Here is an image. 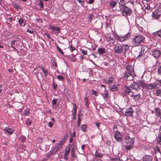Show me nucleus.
Returning a JSON list of instances; mask_svg holds the SVG:
<instances>
[{"mask_svg":"<svg viewBox=\"0 0 161 161\" xmlns=\"http://www.w3.org/2000/svg\"><path fill=\"white\" fill-rule=\"evenodd\" d=\"M77 1H78L81 5H83V1H81V0H77Z\"/></svg>","mask_w":161,"mask_h":161,"instance_id":"obj_62","label":"nucleus"},{"mask_svg":"<svg viewBox=\"0 0 161 161\" xmlns=\"http://www.w3.org/2000/svg\"><path fill=\"white\" fill-rule=\"evenodd\" d=\"M73 108L72 110V112L73 115V117H76V104L75 103H74L73 104Z\"/></svg>","mask_w":161,"mask_h":161,"instance_id":"obj_20","label":"nucleus"},{"mask_svg":"<svg viewBox=\"0 0 161 161\" xmlns=\"http://www.w3.org/2000/svg\"><path fill=\"white\" fill-rule=\"evenodd\" d=\"M159 108H156L155 109V114L157 116H158L161 113L160 112Z\"/></svg>","mask_w":161,"mask_h":161,"instance_id":"obj_37","label":"nucleus"},{"mask_svg":"<svg viewBox=\"0 0 161 161\" xmlns=\"http://www.w3.org/2000/svg\"><path fill=\"white\" fill-rule=\"evenodd\" d=\"M48 126L50 127L53 126V123L52 122H49L48 123Z\"/></svg>","mask_w":161,"mask_h":161,"instance_id":"obj_60","label":"nucleus"},{"mask_svg":"<svg viewBox=\"0 0 161 161\" xmlns=\"http://www.w3.org/2000/svg\"><path fill=\"white\" fill-rule=\"evenodd\" d=\"M157 142L160 145H161V136L160 135H158L157 138Z\"/></svg>","mask_w":161,"mask_h":161,"instance_id":"obj_39","label":"nucleus"},{"mask_svg":"<svg viewBox=\"0 0 161 161\" xmlns=\"http://www.w3.org/2000/svg\"><path fill=\"white\" fill-rule=\"evenodd\" d=\"M126 71L127 72H130V73L131 74V75H135L134 70L133 66L130 65H127L126 66Z\"/></svg>","mask_w":161,"mask_h":161,"instance_id":"obj_12","label":"nucleus"},{"mask_svg":"<svg viewBox=\"0 0 161 161\" xmlns=\"http://www.w3.org/2000/svg\"><path fill=\"white\" fill-rule=\"evenodd\" d=\"M13 4L14 7L15 8L16 10H18L19 9V6L17 3H13Z\"/></svg>","mask_w":161,"mask_h":161,"instance_id":"obj_41","label":"nucleus"},{"mask_svg":"<svg viewBox=\"0 0 161 161\" xmlns=\"http://www.w3.org/2000/svg\"><path fill=\"white\" fill-rule=\"evenodd\" d=\"M113 78L112 77H110L109 78L108 82L107 81V82H108V84H110L113 82Z\"/></svg>","mask_w":161,"mask_h":161,"instance_id":"obj_40","label":"nucleus"},{"mask_svg":"<svg viewBox=\"0 0 161 161\" xmlns=\"http://www.w3.org/2000/svg\"><path fill=\"white\" fill-rule=\"evenodd\" d=\"M57 77L58 79L59 80L64 81V80L63 77L61 75H58Z\"/></svg>","mask_w":161,"mask_h":161,"instance_id":"obj_44","label":"nucleus"},{"mask_svg":"<svg viewBox=\"0 0 161 161\" xmlns=\"http://www.w3.org/2000/svg\"><path fill=\"white\" fill-rule=\"evenodd\" d=\"M129 48V46L126 45H124L121 46L122 53H125Z\"/></svg>","mask_w":161,"mask_h":161,"instance_id":"obj_17","label":"nucleus"},{"mask_svg":"<svg viewBox=\"0 0 161 161\" xmlns=\"http://www.w3.org/2000/svg\"><path fill=\"white\" fill-rule=\"evenodd\" d=\"M109 89L110 90L115 91L117 90V87L116 85H114L111 86Z\"/></svg>","mask_w":161,"mask_h":161,"instance_id":"obj_32","label":"nucleus"},{"mask_svg":"<svg viewBox=\"0 0 161 161\" xmlns=\"http://www.w3.org/2000/svg\"><path fill=\"white\" fill-rule=\"evenodd\" d=\"M66 141V140L64 139L63 140H61L60 141L59 143H58V146H59L61 147L62 146V145H64V142Z\"/></svg>","mask_w":161,"mask_h":161,"instance_id":"obj_35","label":"nucleus"},{"mask_svg":"<svg viewBox=\"0 0 161 161\" xmlns=\"http://www.w3.org/2000/svg\"><path fill=\"white\" fill-rule=\"evenodd\" d=\"M88 3H93L94 0H88Z\"/></svg>","mask_w":161,"mask_h":161,"instance_id":"obj_63","label":"nucleus"},{"mask_svg":"<svg viewBox=\"0 0 161 161\" xmlns=\"http://www.w3.org/2000/svg\"><path fill=\"white\" fill-rule=\"evenodd\" d=\"M119 7L120 9L124 8L125 6L124 5L125 4V2L124 0H120L119 3Z\"/></svg>","mask_w":161,"mask_h":161,"instance_id":"obj_26","label":"nucleus"},{"mask_svg":"<svg viewBox=\"0 0 161 161\" xmlns=\"http://www.w3.org/2000/svg\"><path fill=\"white\" fill-rule=\"evenodd\" d=\"M57 48L59 52L60 53H61L62 55H63L64 54V53L62 52V50L61 49V48L58 47V46H57Z\"/></svg>","mask_w":161,"mask_h":161,"instance_id":"obj_45","label":"nucleus"},{"mask_svg":"<svg viewBox=\"0 0 161 161\" xmlns=\"http://www.w3.org/2000/svg\"><path fill=\"white\" fill-rule=\"evenodd\" d=\"M156 95L157 96L161 97V88L156 91Z\"/></svg>","mask_w":161,"mask_h":161,"instance_id":"obj_31","label":"nucleus"},{"mask_svg":"<svg viewBox=\"0 0 161 161\" xmlns=\"http://www.w3.org/2000/svg\"><path fill=\"white\" fill-rule=\"evenodd\" d=\"M69 48L70 49L71 52H73V51L75 50V47H73L72 45H71L69 47Z\"/></svg>","mask_w":161,"mask_h":161,"instance_id":"obj_43","label":"nucleus"},{"mask_svg":"<svg viewBox=\"0 0 161 161\" xmlns=\"http://www.w3.org/2000/svg\"><path fill=\"white\" fill-rule=\"evenodd\" d=\"M155 153H156V154H157L156 155V158H158L157 155H158V158H160L161 157V153L160 152V150L159 148L157 147L156 148V151H155Z\"/></svg>","mask_w":161,"mask_h":161,"instance_id":"obj_29","label":"nucleus"},{"mask_svg":"<svg viewBox=\"0 0 161 161\" xmlns=\"http://www.w3.org/2000/svg\"><path fill=\"white\" fill-rule=\"evenodd\" d=\"M103 154L100 153L99 151L96 150L95 153V156L97 159H99L103 157Z\"/></svg>","mask_w":161,"mask_h":161,"instance_id":"obj_21","label":"nucleus"},{"mask_svg":"<svg viewBox=\"0 0 161 161\" xmlns=\"http://www.w3.org/2000/svg\"><path fill=\"white\" fill-rule=\"evenodd\" d=\"M85 105L87 107H88V98L87 97H85Z\"/></svg>","mask_w":161,"mask_h":161,"instance_id":"obj_46","label":"nucleus"},{"mask_svg":"<svg viewBox=\"0 0 161 161\" xmlns=\"http://www.w3.org/2000/svg\"><path fill=\"white\" fill-rule=\"evenodd\" d=\"M141 81L139 80L137 82V84L136 82H133L130 84V86L129 87V89L130 90L134 89L136 91H137L139 90V86H140L139 85L138 82Z\"/></svg>","mask_w":161,"mask_h":161,"instance_id":"obj_6","label":"nucleus"},{"mask_svg":"<svg viewBox=\"0 0 161 161\" xmlns=\"http://www.w3.org/2000/svg\"><path fill=\"white\" fill-rule=\"evenodd\" d=\"M156 83L157 84V85H158L161 86V80H157L156 81Z\"/></svg>","mask_w":161,"mask_h":161,"instance_id":"obj_50","label":"nucleus"},{"mask_svg":"<svg viewBox=\"0 0 161 161\" xmlns=\"http://www.w3.org/2000/svg\"><path fill=\"white\" fill-rule=\"evenodd\" d=\"M57 101H58V99H53L52 101V104L53 105H55Z\"/></svg>","mask_w":161,"mask_h":161,"instance_id":"obj_55","label":"nucleus"},{"mask_svg":"<svg viewBox=\"0 0 161 161\" xmlns=\"http://www.w3.org/2000/svg\"><path fill=\"white\" fill-rule=\"evenodd\" d=\"M67 146L69 147L71 151H76V149L77 145L75 142H74L72 144L69 143Z\"/></svg>","mask_w":161,"mask_h":161,"instance_id":"obj_11","label":"nucleus"},{"mask_svg":"<svg viewBox=\"0 0 161 161\" xmlns=\"http://www.w3.org/2000/svg\"><path fill=\"white\" fill-rule=\"evenodd\" d=\"M143 47H142L141 49V54H139L138 56V57H141V56H142V55L143 54H144V50H143Z\"/></svg>","mask_w":161,"mask_h":161,"instance_id":"obj_52","label":"nucleus"},{"mask_svg":"<svg viewBox=\"0 0 161 161\" xmlns=\"http://www.w3.org/2000/svg\"><path fill=\"white\" fill-rule=\"evenodd\" d=\"M134 75H131L130 72L126 71L124 73V77L129 80H131L133 79Z\"/></svg>","mask_w":161,"mask_h":161,"instance_id":"obj_9","label":"nucleus"},{"mask_svg":"<svg viewBox=\"0 0 161 161\" xmlns=\"http://www.w3.org/2000/svg\"><path fill=\"white\" fill-rule=\"evenodd\" d=\"M27 31L30 34H33L34 32V31H31L29 30V29H27Z\"/></svg>","mask_w":161,"mask_h":161,"instance_id":"obj_58","label":"nucleus"},{"mask_svg":"<svg viewBox=\"0 0 161 161\" xmlns=\"http://www.w3.org/2000/svg\"><path fill=\"white\" fill-rule=\"evenodd\" d=\"M122 135L119 131H117L115 132L114 137L116 140L118 142H121L122 140Z\"/></svg>","mask_w":161,"mask_h":161,"instance_id":"obj_10","label":"nucleus"},{"mask_svg":"<svg viewBox=\"0 0 161 161\" xmlns=\"http://www.w3.org/2000/svg\"><path fill=\"white\" fill-rule=\"evenodd\" d=\"M145 37L143 36H135L133 39V42L136 46H138L143 42L145 40Z\"/></svg>","mask_w":161,"mask_h":161,"instance_id":"obj_3","label":"nucleus"},{"mask_svg":"<svg viewBox=\"0 0 161 161\" xmlns=\"http://www.w3.org/2000/svg\"><path fill=\"white\" fill-rule=\"evenodd\" d=\"M123 92H122V94L123 96H126L128 93H131V91L127 87H126L125 89L123 90Z\"/></svg>","mask_w":161,"mask_h":161,"instance_id":"obj_14","label":"nucleus"},{"mask_svg":"<svg viewBox=\"0 0 161 161\" xmlns=\"http://www.w3.org/2000/svg\"><path fill=\"white\" fill-rule=\"evenodd\" d=\"M130 36V33H128L125 35H120V36L116 35L115 37L116 39L119 41L122 42L128 40Z\"/></svg>","mask_w":161,"mask_h":161,"instance_id":"obj_4","label":"nucleus"},{"mask_svg":"<svg viewBox=\"0 0 161 161\" xmlns=\"http://www.w3.org/2000/svg\"><path fill=\"white\" fill-rule=\"evenodd\" d=\"M134 142L133 138H130L129 136H126L125 139V143L126 145L124 146V148L127 150L131 149L132 147Z\"/></svg>","mask_w":161,"mask_h":161,"instance_id":"obj_2","label":"nucleus"},{"mask_svg":"<svg viewBox=\"0 0 161 161\" xmlns=\"http://www.w3.org/2000/svg\"><path fill=\"white\" fill-rule=\"evenodd\" d=\"M93 17V15L92 14H90L89 15L88 17V19L89 21H92Z\"/></svg>","mask_w":161,"mask_h":161,"instance_id":"obj_54","label":"nucleus"},{"mask_svg":"<svg viewBox=\"0 0 161 161\" xmlns=\"http://www.w3.org/2000/svg\"><path fill=\"white\" fill-rule=\"evenodd\" d=\"M96 126L98 127V128H99V126L100 125V123H96Z\"/></svg>","mask_w":161,"mask_h":161,"instance_id":"obj_64","label":"nucleus"},{"mask_svg":"<svg viewBox=\"0 0 161 161\" xmlns=\"http://www.w3.org/2000/svg\"><path fill=\"white\" fill-rule=\"evenodd\" d=\"M133 113V111L131 108L128 109L126 110L125 112L126 115L127 116H131Z\"/></svg>","mask_w":161,"mask_h":161,"instance_id":"obj_22","label":"nucleus"},{"mask_svg":"<svg viewBox=\"0 0 161 161\" xmlns=\"http://www.w3.org/2000/svg\"><path fill=\"white\" fill-rule=\"evenodd\" d=\"M70 150L69 148V147L67 146L64 153V158L65 159H67V158H66V156L69 153Z\"/></svg>","mask_w":161,"mask_h":161,"instance_id":"obj_25","label":"nucleus"},{"mask_svg":"<svg viewBox=\"0 0 161 161\" xmlns=\"http://www.w3.org/2000/svg\"><path fill=\"white\" fill-rule=\"evenodd\" d=\"M81 52H82V53H83L84 54V55H86V54H87V51L86 50H82Z\"/></svg>","mask_w":161,"mask_h":161,"instance_id":"obj_59","label":"nucleus"},{"mask_svg":"<svg viewBox=\"0 0 161 161\" xmlns=\"http://www.w3.org/2000/svg\"><path fill=\"white\" fill-rule=\"evenodd\" d=\"M61 147L58 146V144L55 147V148L53 149V151L55 153L58 151L59 149L61 148Z\"/></svg>","mask_w":161,"mask_h":161,"instance_id":"obj_34","label":"nucleus"},{"mask_svg":"<svg viewBox=\"0 0 161 161\" xmlns=\"http://www.w3.org/2000/svg\"><path fill=\"white\" fill-rule=\"evenodd\" d=\"M31 124V121L29 119H27L26 121V124L27 125H30Z\"/></svg>","mask_w":161,"mask_h":161,"instance_id":"obj_47","label":"nucleus"},{"mask_svg":"<svg viewBox=\"0 0 161 161\" xmlns=\"http://www.w3.org/2000/svg\"><path fill=\"white\" fill-rule=\"evenodd\" d=\"M41 68L42 69V72L45 74V76H46L47 74V71L46 70H45L43 67H41Z\"/></svg>","mask_w":161,"mask_h":161,"instance_id":"obj_42","label":"nucleus"},{"mask_svg":"<svg viewBox=\"0 0 161 161\" xmlns=\"http://www.w3.org/2000/svg\"><path fill=\"white\" fill-rule=\"evenodd\" d=\"M158 75H161V66L158 68Z\"/></svg>","mask_w":161,"mask_h":161,"instance_id":"obj_53","label":"nucleus"},{"mask_svg":"<svg viewBox=\"0 0 161 161\" xmlns=\"http://www.w3.org/2000/svg\"><path fill=\"white\" fill-rule=\"evenodd\" d=\"M15 42H16V40L11 41V46H13V45L14 44Z\"/></svg>","mask_w":161,"mask_h":161,"instance_id":"obj_61","label":"nucleus"},{"mask_svg":"<svg viewBox=\"0 0 161 161\" xmlns=\"http://www.w3.org/2000/svg\"><path fill=\"white\" fill-rule=\"evenodd\" d=\"M75 152V151H71V157L74 159L76 157Z\"/></svg>","mask_w":161,"mask_h":161,"instance_id":"obj_33","label":"nucleus"},{"mask_svg":"<svg viewBox=\"0 0 161 161\" xmlns=\"http://www.w3.org/2000/svg\"><path fill=\"white\" fill-rule=\"evenodd\" d=\"M19 24L21 25L24 26L25 25V23L24 22L23 20L21 19H19L18 20Z\"/></svg>","mask_w":161,"mask_h":161,"instance_id":"obj_36","label":"nucleus"},{"mask_svg":"<svg viewBox=\"0 0 161 161\" xmlns=\"http://www.w3.org/2000/svg\"><path fill=\"white\" fill-rule=\"evenodd\" d=\"M3 130L4 131L7 132L10 135L12 134L14 132V131L13 129L11 127L10 128L9 127H5L3 129Z\"/></svg>","mask_w":161,"mask_h":161,"instance_id":"obj_13","label":"nucleus"},{"mask_svg":"<svg viewBox=\"0 0 161 161\" xmlns=\"http://www.w3.org/2000/svg\"><path fill=\"white\" fill-rule=\"evenodd\" d=\"M108 40L110 42H113V38L111 36H110L109 37H108Z\"/></svg>","mask_w":161,"mask_h":161,"instance_id":"obj_57","label":"nucleus"},{"mask_svg":"<svg viewBox=\"0 0 161 161\" xmlns=\"http://www.w3.org/2000/svg\"><path fill=\"white\" fill-rule=\"evenodd\" d=\"M130 96L136 101H139L140 99V98L141 97V95L140 93H139L136 95H134L133 94H130Z\"/></svg>","mask_w":161,"mask_h":161,"instance_id":"obj_19","label":"nucleus"},{"mask_svg":"<svg viewBox=\"0 0 161 161\" xmlns=\"http://www.w3.org/2000/svg\"><path fill=\"white\" fill-rule=\"evenodd\" d=\"M75 136V131L73 132L72 134H71L70 135V137L69 139V143L73 142V140Z\"/></svg>","mask_w":161,"mask_h":161,"instance_id":"obj_27","label":"nucleus"},{"mask_svg":"<svg viewBox=\"0 0 161 161\" xmlns=\"http://www.w3.org/2000/svg\"><path fill=\"white\" fill-rule=\"evenodd\" d=\"M161 15V10L159 9H156L153 12L152 16L155 19H158Z\"/></svg>","mask_w":161,"mask_h":161,"instance_id":"obj_7","label":"nucleus"},{"mask_svg":"<svg viewBox=\"0 0 161 161\" xmlns=\"http://www.w3.org/2000/svg\"><path fill=\"white\" fill-rule=\"evenodd\" d=\"M29 109H26L25 110L24 114H27L29 113Z\"/></svg>","mask_w":161,"mask_h":161,"instance_id":"obj_56","label":"nucleus"},{"mask_svg":"<svg viewBox=\"0 0 161 161\" xmlns=\"http://www.w3.org/2000/svg\"><path fill=\"white\" fill-rule=\"evenodd\" d=\"M81 121V119L80 118V116H79V117L78 119V121H77V126H79L80 124V122Z\"/></svg>","mask_w":161,"mask_h":161,"instance_id":"obj_49","label":"nucleus"},{"mask_svg":"<svg viewBox=\"0 0 161 161\" xmlns=\"http://www.w3.org/2000/svg\"><path fill=\"white\" fill-rule=\"evenodd\" d=\"M50 29H51L54 31H56V34H58L60 32V28L59 27H53L52 26H50L49 27Z\"/></svg>","mask_w":161,"mask_h":161,"instance_id":"obj_23","label":"nucleus"},{"mask_svg":"<svg viewBox=\"0 0 161 161\" xmlns=\"http://www.w3.org/2000/svg\"><path fill=\"white\" fill-rule=\"evenodd\" d=\"M38 4L39 6H40L41 8H43V4L42 3V0L40 1L39 3H38Z\"/></svg>","mask_w":161,"mask_h":161,"instance_id":"obj_48","label":"nucleus"},{"mask_svg":"<svg viewBox=\"0 0 161 161\" xmlns=\"http://www.w3.org/2000/svg\"><path fill=\"white\" fill-rule=\"evenodd\" d=\"M138 83L140 86L142 87L143 88H145L148 90L155 89L157 86V84L156 82V83H151L150 84H147L142 81H140Z\"/></svg>","mask_w":161,"mask_h":161,"instance_id":"obj_1","label":"nucleus"},{"mask_svg":"<svg viewBox=\"0 0 161 161\" xmlns=\"http://www.w3.org/2000/svg\"><path fill=\"white\" fill-rule=\"evenodd\" d=\"M102 94L104 99H108L109 98L108 93L107 91H105L104 93Z\"/></svg>","mask_w":161,"mask_h":161,"instance_id":"obj_30","label":"nucleus"},{"mask_svg":"<svg viewBox=\"0 0 161 161\" xmlns=\"http://www.w3.org/2000/svg\"><path fill=\"white\" fill-rule=\"evenodd\" d=\"M143 161H152V157L151 155H146L143 158Z\"/></svg>","mask_w":161,"mask_h":161,"instance_id":"obj_18","label":"nucleus"},{"mask_svg":"<svg viewBox=\"0 0 161 161\" xmlns=\"http://www.w3.org/2000/svg\"><path fill=\"white\" fill-rule=\"evenodd\" d=\"M114 49L115 53H122L121 46L115 45Z\"/></svg>","mask_w":161,"mask_h":161,"instance_id":"obj_15","label":"nucleus"},{"mask_svg":"<svg viewBox=\"0 0 161 161\" xmlns=\"http://www.w3.org/2000/svg\"><path fill=\"white\" fill-rule=\"evenodd\" d=\"M152 53L153 56L155 58H158L161 55L160 51L158 48H155L152 51Z\"/></svg>","mask_w":161,"mask_h":161,"instance_id":"obj_8","label":"nucleus"},{"mask_svg":"<svg viewBox=\"0 0 161 161\" xmlns=\"http://www.w3.org/2000/svg\"><path fill=\"white\" fill-rule=\"evenodd\" d=\"M97 51L98 53L100 54H104L106 53L105 49L103 47L98 48Z\"/></svg>","mask_w":161,"mask_h":161,"instance_id":"obj_24","label":"nucleus"},{"mask_svg":"<svg viewBox=\"0 0 161 161\" xmlns=\"http://www.w3.org/2000/svg\"><path fill=\"white\" fill-rule=\"evenodd\" d=\"M87 128V125H81V130L85 132Z\"/></svg>","mask_w":161,"mask_h":161,"instance_id":"obj_38","label":"nucleus"},{"mask_svg":"<svg viewBox=\"0 0 161 161\" xmlns=\"http://www.w3.org/2000/svg\"><path fill=\"white\" fill-rule=\"evenodd\" d=\"M92 93L94 95H95V96H97L98 94V92L96 91H95V90H93L92 91Z\"/></svg>","mask_w":161,"mask_h":161,"instance_id":"obj_51","label":"nucleus"},{"mask_svg":"<svg viewBox=\"0 0 161 161\" xmlns=\"http://www.w3.org/2000/svg\"><path fill=\"white\" fill-rule=\"evenodd\" d=\"M153 34L157 39L161 38V30L153 32Z\"/></svg>","mask_w":161,"mask_h":161,"instance_id":"obj_16","label":"nucleus"},{"mask_svg":"<svg viewBox=\"0 0 161 161\" xmlns=\"http://www.w3.org/2000/svg\"><path fill=\"white\" fill-rule=\"evenodd\" d=\"M117 2L114 1H111L110 2L109 5L112 8H114L117 5Z\"/></svg>","mask_w":161,"mask_h":161,"instance_id":"obj_28","label":"nucleus"},{"mask_svg":"<svg viewBox=\"0 0 161 161\" xmlns=\"http://www.w3.org/2000/svg\"><path fill=\"white\" fill-rule=\"evenodd\" d=\"M122 9V14L123 15L126 16L129 15L132 13V11L130 9L128 8L127 7L125 6Z\"/></svg>","mask_w":161,"mask_h":161,"instance_id":"obj_5","label":"nucleus"}]
</instances>
